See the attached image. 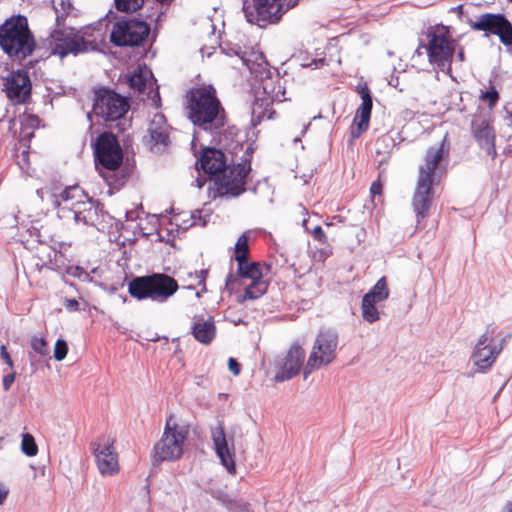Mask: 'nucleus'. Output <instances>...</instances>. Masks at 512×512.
<instances>
[{
  "instance_id": "3",
  "label": "nucleus",
  "mask_w": 512,
  "mask_h": 512,
  "mask_svg": "<svg viewBox=\"0 0 512 512\" xmlns=\"http://www.w3.org/2000/svg\"><path fill=\"white\" fill-rule=\"evenodd\" d=\"M0 46L16 60H23L33 53L35 41L25 17L13 16L0 26Z\"/></svg>"
},
{
  "instance_id": "41",
  "label": "nucleus",
  "mask_w": 512,
  "mask_h": 512,
  "mask_svg": "<svg viewBox=\"0 0 512 512\" xmlns=\"http://www.w3.org/2000/svg\"><path fill=\"white\" fill-rule=\"evenodd\" d=\"M71 2H56L54 3V10L56 14V20L59 22L60 20H64L68 10L71 8Z\"/></svg>"
},
{
  "instance_id": "10",
  "label": "nucleus",
  "mask_w": 512,
  "mask_h": 512,
  "mask_svg": "<svg viewBox=\"0 0 512 512\" xmlns=\"http://www.w3.org/2000/svg\"><path fill=\"white\" fill-rule=\"evenodd\" d=\"M129 109L128 100L125 97L108 89L96 91L93 112L105 121L121 119Z\"/></svg>"
},
{
  "instance_id": "38",
  "label": "nucleus",
  "mask_w": 512,
  "mask_h": 512,
  "mask_svg": "<svg viewBox=\"0 0 512 512\" xmlns=\"http://www.w3.org/2000/svg\"><path fill=\"white\" fill-rule=\"evenodd\" d=\"M386 168H381L378 178L372 182L370 186V194L372 197L381 196L383 192V184L385 180Z\"/></svg>"
},
{
  "instance_id": "53",
  "label": "nucleus",
  "mask_w": 512,
  "mask_h": 512,
  "mask_svg": "<svg viewBox=\"0 0 512 512\" xmlns=\"http://www.w3.org/2000/svg\"><path fill=\"white\" fill-rule=\"evenodd\" d=\"M28 120H29V122L31 123V125L38 124V122H39V119H38V117H36V116H29V117H28Z\"/></svg>"
},
{
  "instance_id": "22",
  "label": "nucleus",
  "mask_w": 512,
  "mask_h": 512,
  "mask_svg": "<svg viewBox=\"0 0 512 512\" xmlns=\"http://www.w3.org/2000/svg\"><path fill=\"white\" fill-rule=\"evenodd\" d=\"M493 331L482 334L472 353L474 365L482 372L489 370L502 351V346L492 345Z\"/></svg>"
},
{
  "instance_id": "42",
  "label": "nucleus",
  "mask_w": 512,
  "mask_h": 512,
  "mask_svg": "<svg viewBox=\"0 0 512 512\" xmlns=\"http://www.w3.org/2000/svg\"><path fill=\"white\" fill-rule=\"evenodd\" d=\"M144 2H115L116 9L121 12L137 11Z\"/></svg>"
},
{
  "instance_id": "50",
  "label": "nucleus",
  "mask_w": 512,
  "mask_h": 512,
  "mask_svg": "<svg viewBox=\"0 0 512 512\" xmlns=\"http://www.w3.org/2000/svg\"><path fill=\"white\" fill-rule=\"evenodd\" d=\"M65 307L68 309V310H71V311H76L79 309V303L77 300L75 299H67L65 301Z\"/></svg>"
},
{
  "instance_id": "46",
  "label": "nucleus",
  "mask_w": 512,
  "mask_h": 512,
  "mask_svg": "<svg viewBox=\"0 0 512 512\" xmlns=\"http://www.w3.org/2000/svg\"><path fill=\"white\" fill-rule=\"evenodd\" d=\"M0 356L3 359V361L10 367L13 368V361L11 359L10 354L7 351V348L5 345H2L0 347Z\"/></svg>"
},
{
  "instance_id": "1",
  "label": "nucleus",
  "mask_w": 512,
  "mask_h": 512,
  "mask_svg": "<svg viewBox=\"0 0 512 512\" xmlns=\"http://www.w3.org/2000/svg\"><path fill=\"white\" fill-rule=\"evenodd\" d=\"M228 123L227 112L212 84L194 82V126L210 135L219 134Z\"/></svg>"
},
{
  "instance_id": "29",
  "label": "nucleus",
  "mask_w": 512,
  "mask_h": 512,
  "mask_svg": "<svg viewBox=\"0 0 512 512\" xmlns=\"http://www.w3.org/2000/svg\"><path fill=\"white\" fill-rule=\"evenodd\" d=\"M395 147L394 138L389 134L379 136L375 142V154L380 157L378 160V169H381L384 164H387L393 148Z\"/></svg>"
},
{
  "instance_id": "56",
  "label": "nucleus",
  "mask_w": 512,
  "mask_h": 512,
  "mask_svg": "<svg viewBox=\"0 0 512 512\" xmlns=\"http://www.w3.org/2000/svg\"><path fill=\"white\" fill-rule=\"evenodd\" d=\"M203 185H204V181H202L201 179H199V178H198V179H197V186H198L199 188H201Z\"/></svg>"
},
{
  "instance_id": "6",
  "label": "nucleus",
  "mask_w": 512,
  "mask_h": 512,
  "mask_svg": "<svg viewBox=\"0 0 512 512\" xmlns=\"http://www.w3.org/2000/svg\"><path fill=\"white\" fill-rule=\"evenodd\" d=\"M427 43L419 45L427 52L428 61L440 69L450 68L456 49V40L448 26L434 25L427 29Z\"/></svg>"
},
{
  "instance_id": "14",
  "label": "nucleus",
  "mask_w": 512,
  "mask_h": 512,
  "mask_svg": "<svg viewBox=\"0 0 512 512\" xmlns=\"http://www.w3.org/2000/svg\"><path fill=\"white\" fill-rule=\"evenodd\" d=\"M438 182L417 178L416 188L412 198V207L416 215V229L426 227V218L434 203V185Z\"/></svg>"
},
{
  "instance_id": "30",
  "label": "nucleus",
  "mask_w": 512,
  "mask_h": 512,
  "mask_svg": "<svg viewBox=\"0 0 512 512\" xmlns=\"http://www.w3.org/2000/svg\"><path fill=\"white\" fill-rule=\"evenodd\" d=\"M216 336V326L213 317H209L202 323H194V339L202 344H210Z\"/></svg>"
},
{
  "instance_id": "2",
  "label": "nucleus",
  "mask_w": 512,
  "mask_h": 512,
  "mask_svg": "<svg viewBox=\"0 0 512 512\" xmlns=\"http://www.w3.org/2000/svg\"><path fill=\"white\" fill-rule=\"evenodd\" d=\"M190 421L175 415L170 416L162 437L155 443L151 461L154 466L162 462H174L182 458L189 444Z\"/></svg>"
},
{
  "instance_id": "45",
  "label": "nucleus",
  "mask_w": 512,
  "mask_h": 512,
  "mask_svg": "<svg viewBox=\"0 0 512 512\" xmlns=\"http://www.w3.org/2000/svg\"><path fill=\"white\" fill-rule=\"evenodd\" d=\"M228 368L235 376L239 375L241 372V365L235 358L232 357H230L228 360Z\"/></svg>"
},
{
  "instance_id": "33",
  "label": "nucleus",
  "mask_w": 512,
  "mask_h": 512,
  "mask_svg": "<svg viewBox=\"0 0 512 512\" xmlns=\"http://www.w3.org/2000/svg\"><path fill=\"white\" fill-rule=\"evenodd\" d=\"M377 301L370 298V296H363L362 299V317L369 323L376 322L379 319V311L375 304Z\"/></svg>"
},
{
  "instance_id": "28",
  "label": "nucleus",
  "mask_w": 512,
  "mask_h": 512,
  "mask_svg": "<svg viewBox=\"0 0 512 512\" xmlns=\"http://www.w3.org/2000/svg\"><path fill=\"white\" fill-rule=\"evenodd\" d=\"M243 61L257 80H261L271 74L270 65L260 52H252L249 56L243 57Z\"/></svg>"
},
{
  "instance_id": "16",
  "label": "nucleus",
  "mask_w": 512,
  "mask_h": 512,
  "mask_svg": "<svg viewBox=\"0 0 512 512\" xmlns=\"http://www.w3.org/2000/svg\"><path fill=\"white\" fill-rule=\"evenodd\" d=\"M95 157L96 161L109 171H114L120 167L123 154L113 134L103 133L98 137L95 146Z\"/></svg>"
},
{
  "instance_id": "25",
  "label": "nucleus",
  "mask_w": 512,
  "mask_h": 512,
  "mask_svg": "<svg viewBox=\"0 0 512 512\" xmlns=\"http://www.w3.org/2000/svg\"><path fill=\"white\" fill-rule=\"evenodd\" d=\"M196 168L203 170L209 176H218L226 168L225 154L219 149L207 147L203 149Z\"/></svg>"
},
{
  "instance_id": "35",
  "label": "nucleus",
  "mask_w": 512,
  "mask_h": 512,
  "mask_svg": "<svg viewBox=\"0 0 512 512\" xmlns=\"http://www.w3.org/2000/svg\"><path fill=\"white\" fill-rule=\"evenodd\" d=\"M365 296H370L371 299L377 302L386 300L389 297V289L386 278H380L373 286V288L365 294Z\"/></svg>"
},
{
  "instance_id": "40",
  "label": "nucleus",
  "mask_w": 512,
  "mask_h": 512,
  "mask_svg": "<svg viewBox=\"0 0 512 512\" xmlns=\"http://www.w3.org/2000/svg\"><path fill=\"white\" fill-rule=\"evenodd\" d=\"M68 353L67 342L63 339H58L54 346L53 356L56 361H62L65 359Z\"/></svg>"
},
{
  "instance_id": "4",
  "label": "nucleus",
  "mask_w": 512,
  "mask_h": 512,
  "mask_svg": "<svg viewBox=\"0 0 512 512\" xmlns=\"http://www.w3.org/2000/svg\"><path fill=\"white\" fill-rule=\"evenodd\" d=\"M177 290V281L164 273L136 277L130 281L128 286V292L133 298L151 299L160 303L173 296Z\"/></svg>"
},
{
  "instance_id": "36",
  "label": "nucleus",
  "mask_w": 512,
  "mask_h": 512,
  "mask_svg": "<svg viewBox=\"0 0 512 512\" xmlns=\"http://www.w3.org/2000/svg\"><path fill=\"white\" fill-rule=\"evenodd\" d=\"M479 99L493 110L500 100V94L496 87L490 84L487 90H480Z\"/></svg>"
},
{
  "instance_id": "5",
  "label": "nucleus",
  "mask_w": 512,
  "mask_h": 512,
  "mask_svg": "<svg viewBox=\"0 0 512 512\" xmlns=\"http://www.w3.org/2000/svg\"><path fill=\"white\" fill-rule=\"evenodd\" d=\"M53 204L58 208L60 217H66V212H72L77 223L93 224L96 209L79 186H69L59 194L53 195Z\"/></svg>"
},
{
  "instance_id": "15",
  "label": "nucleus",
  "mask_w": 512,
  "mask_h": 512,
  "mask_svg": "<svg viewBox=\"0 0 512 512\" xmlns=\"http://www.w3.org/2000/svg\"><path fill=\"white\" fill-rule=\"evenodd\" d=\"M237 265V276L250 279L251 283L246 286L243 294L238 301L243 303L247 300H255L264 295L268 289V284L263 280L261 265L258 262H249L248 260Z\"/></svg>"
},
{
  "instance_id": "32",
  "label": "nucleus",
  "mask_w": 512,
  "mask_h": 512,
  "mask_svg": "<svg viewBox=\"0 0 512 512\" xmlns=\"http://www.w3.org/2000/svg\"><path fill=\"white\" fill-rule=\"evenodd\" d=\"M370 118L371 117L367 115L359 114L356 112L350 127V144H352L355 139L359 138L364 132L368 130Z\"/></svg>"
},
{
  "instance_id": "18",
  "label": "nucleus",
  "mask_w": 512,
  "mask_h": 512,
  "mask_svg": "<svg viewBox=\"0 0 512 512\" xmlns=\"http://www.w3.org/2000/svg\"><path fill=\"white\" fill-rule=\"evenodd\" d=\"M169 125L162 113H155L149 121L144 145L153 153H162L170 145Z\"/></svg>"
},
{
  "instance_id": "51",
  "label": "nucleus",
  "mask_w": 512,
  "mask_h": 512,
  "mask_svg": "<svg viewBox=\"0 0 512 512\" xmlns=\"http://www.w3.org/2000/svg\"><path fill=\"white\" fill-rule=\"evenodd\" d=\"M335 222L337 223H343L344 222V218L340 215H335L331 218V220H327L324 222L325 226L327 227H331L335 224Z\"/></svg>"
},
{
  "instance_id": "49",
  "label": "nucleus",
  "mask_w": 512,
  "mask_h": 512,
  "mask_svg": "<svg viewBox=\"0 0 512 512\" xmlns=\"http://www.w3.org/2000/svg\"><path fill=\"white\" fill-rule=\"evenodd\" d=\"M187 105H186V115L187 118L192 120V91H188L186 94Z\"/></svg>"
},
{
  "instance_id": "17",
  "label": "nucleus",
  "mask_w": 512,
  "mask_h": 512,
  "mask_svg": "<svg viewBox=\"0 0 512 512\" xmlns=\"http://www.w3.org/2000/svg\"><path fill=\"white\" fill-rule=\"evenodd\" d=\"M471 133L478 145L483 148L492 160L497 156L496 132L493 120L489 115H473L471 120Z\"/></svg>"
},
{
  "instance_id": "57",
  "label": "nucleus",
  "mask_w": 512,
  "mask_h": 512,
  "mask_svg": "<svg viewBox=\"0 0 512 512\" xmlns=\"http://www.w3.org/2000/svg\"><path fill=\"white\" fill-rule=\"evenodd\" d=\"M232 277H233V274H230V275L228 276L227 281H229V279H230V278H232Z\"/></svg>"
},
{
  "instance_id": "55",
  "label": "nucleus",
  "mask_w": 512,
  "mask_h": 512,
  "mask_svg": "<svg viewBox=\"0 0 512 512\" xmlns=\"http://www.w3.org/2000/svg\"><path fill=\"white\" fill-rule=\"evenodd\" d=\"M314 63H315V65H316V67H318V66H319V64H320V65H324V63H325V59L314 60Z\"/></svg>"
},
{
  "instance_id": "8",
  "label": "nucleus",
  "mask_w": 512,
  "mask_h": 512,
  "mask_svg": "<svg viewBox=\"0 0 512 512\" xmlns=\"http://www.w3.org/2000/svg\"><path fill=\"white\" fill-rule=\"evenodd\" d=\"M259 81L260 85L256 88V97L252 105V115L257 122L273 119V104L282 102L285 95L280 79H274L272 73Z\"/></svg>"
},
{
  "instance_id": "39",
  "label": "nucleus",
  "mask_w": 512,
  "mask_h": 512,
  "mask_svg": "<svg viewBox=\"0 0 512 512\" xmlns=\"http://www.w3.org/2000/svg\"><path fill=\"white\" fill-rule=\"evenodd\" d=\"M31 347L41 356H46L49 353L48 343L43 337L33 336L31 338Z\"/></svg>"
},
{
  "instance_id": "19",
  "label": "nucleus",
  "mask_w": 512,
  "mask_h": 512,
  "mask_svg": "<svg viewBox=\"0 0 512 512\" xmlns=\"http://www.w3.org/2000/svg\"><path fill=\"white\" fill-rule=\"evenodd\" d=\"M250 171V163L246 161L237 165L226 166L221 173L222 177L219 178V191L222 194L239 196L246 190V179Z\"/></svg>"
},
{
  "instance_id": "13",
  "label": "nucleus",
  "mask_w": 512,
  "mask_h": 512,
  "mask_svg": "<svg viewBox=\"0 0 512 512\" xmlns=\"http://www.w3.org/2000/svg\"><path fill=\"white\" fill-rule=\"evenodd\" d=\"M337 337L334 334L321 332L318 334L313 349L304 367V378L322 366L330 364L335 358Z\"/></svg>"
},
{
  "instance_id": "9",
  "label": "nucleus",
  "mask_w": 512,
  "mask_h": 512,
  "mask_svg": "<svg viewBox=\"0 0 512 512\" xmlns=\"http://www.w3.org/2000/svg\"><path fill=\"white\" fill-rule=\"evenodd\" d=\"M243 11L249 23L266 27L280 21L283 14L298 2H243Z\"/></svg>"
},
{
  "instance_id": "7",
  "label": "nucleus",
  "mask_w": 512,
  "mask_h": 512,
  "mask_svg": "<svg viewBox=\"0 0 512 512\" xmlns=\"http://www.w3.org/2000/svg\"><path fill=\"white\" fill-rule=\"evenodd\" d=\"M51 49L54 55L63 58L69 54L77 55L97 49L98 42L94 32L76 31L72 28L56 30L51 36Z\"/></svg>"
},
{
  "instance_id": "54",
  "label": "nucleus",
  "mask_w": 512,
  "mask_h": 512,
  "mask_svg": "<svg viewBox=\"0 0 512 512\" xmlns=\"http://www.w3.org/2000/svg\"><path fill=\"white\" fill-rule=\"evenodd\" d=\"M457 56L460 61H464L465 55H464V51L462 49L458 52Z\"/></svg>"
},
{
  "instance_id": "47",
  "label": "nucleus",
  "mask_w": 512,
  "mask_h": 512,
  "mask_svg": "<svg viewBox=\"0 0 512 512\" xmlns=\"http://www.w3.org/2000/svg\"><path fill=\"white\" fill-rule=\"evenodd\" d=\"M15 376V372H11L3 377V388L5 391H8L10 389V387L15 381Z\"/></svg>"
},
{
  "instance_id": "44",
  "label": "nucleus",
  "mask_w": 512,
  "mask_h": 512,
  "mask_svg": "<svg viewBox=\"0 0 512 512\" xmlns=\"http://www.w3.org/2000/svg\"><path fill=\"white\" fill-rule=\"evenodd\" d=\"M10 494L9 487L0 481V506L4 505Z\"/></svg>"
},
{
  "instance_id": "23",
  "label": "nucleus",
  "mask_w": 512,
  "mask_h": 512,
  "mask_svg": "<svg viewBox=\"0 0 512 512\" xmlns=\"http://www.w3.org/2000/svg\"><path fill=\"white\" fill-rule=\"evenodd\" d=\"M31 80L27 72L18 70L11 72L4 79V91L13 104H22L31 94Z\"/></svg>"
},
{
  "instance_id": "58",
  "label": "nucleus",
  "mask_w": 512,
  "mask_h": 512,
  "mask_svg": "<svg viewBox=\"0 0 512 512\" xmlns=\"http://www.w3.org/2000/svg\"><path fill=\"white\" fill-rule=\"evenodd\" d=\"M86 206H81V210H86Z\"/></svg>"
},
{
  "instance_id": "21",
  "label": "nucleus",
  "mask_w": 512,
  "mask_h": 512,
  "mask_svg": "<svg viewBox=\"0 0 512 512\" xmlns=\"http://www.w3.org/2000/svg\"><path fill=\"white\" fill-rule=\"evenodd\" d=\"M473 27L476 30L497 35L506 46L512 45V24L502 14H482L477 18Z\"/></svg>"
},
{
  "instance_id": "34",
  "label": "nucleus",
  "mask_w": 512,
  "mask_h": 512,
  "mask_svg": "<svg viewBox=\"0 0 512 512\" xmlns=\"http://www.w3.org/2000/svg\"><path fill=\"white\" fill-rule=\"evenodd\" d=\"M249 256V245H248V236L246 234H242L236 241L234 248L233 258L237 262V265L248 260Z\"/></svg>"
},
{
  "instance_id": "48",
  "label": "nucleus",
  "mask_w": 512,
  "mask_h": 512,
  "mask_svg": "<svg viewBox=\"0 0 512 512\" xmlns=\"http://www.w3.org/2000/svg\"><path fill=\"white\" fill-rule=\"evenodd\" d=\"M206 274H207V271L202 270L201 274L198 276V278H199L198 286H201V289L196 291V296H198V297L200 296V294L202 292L206 291V285H205Z\"/></svg>"
},
{
  "instance_id": "24",
  "label": "nucleus",
  "mask_w": 512,
  "mask_h": 512,
  "mask_svg": "<svg viewBox=\"0 0 512 512\" xmlns=\"http://www.w3.org/2000/svg\"><path fill=\"white\" fill-rule=\"evenodd\" d=\"M128 84L134 91L144 94L147 92L149 98H159L158 91H154L155 81L151 70L147 66H138L128 77Z\"/></svg>"
},
{
  "instance_id": "43",
  "label": "nucleus",
  "mask_w": 512,
  "mask_h": 512,
  "mask_svg": "<svg viewBox=\"0 0 512 512\" xmlns=\"http://www.w3.org/2000/svg\"><path fill=\"white\" fill-rule=\"evenodd\" d=\"M311 236L314 240L318 241L323 245L328 244V238L321 226L314 227L311 231Z\"/></svg>"
},
{
  "instance_id": "12",
  "label": "nucleus",
  "mask_w": 512,
  "mask_h": 512,
  "mask_svg": "<svg viewBox=\"0 0 512 512\" xmlns=\"http://www.w3.org/2000/svg\"><path fill=\"white\" fill-rule=\"evenodd\" d=\"M149 32L150 27L144 21L121 20L113 25L110 39L116 46H138Z\"/></svg>"
},
{
  "instance_id": "27",
  "label": "nucleus",
  "mask_w": 512,
  "mask_h": 512,
  "mask_svg": "<svg viewBox=\"0 0 512 512\" xmlns=\"http://www.w3.org/2000/svg\"><path fill=\"white\" fill-rule=\"evenodd\" d=\"M213 441L216 453L222 465L231 475H234L236 473L235 454L234 451L228 447L225 432L222 427L217 428L213 432Z\"/></svg>"
},
{
  "instance_id": "11",
  "label": "nucleus",
  "mask_w": 512,
  "mask_h": 512,
  "mask_svg": "<svg viewBox=\"0 0 512 512\" xmlns=\"http://www.w3.org/2000/svg\"><path fill=\"white\" fill-rule=\"evenodd\" d=\"M450 152V143L445 135L438 146H431L427 149L424 157V163L420 165L418 178L438 182L442 176L444 162H448Z\"/></svg>"
},
{
  "instance_id": "26",
  "label": "nucleus",
  "mask_w": 512,
  "mask_h": 512,
  "mask_svg": "<svg viewBox=\"0 0 512 512\" xmlns=\"http://www.w3.org/2000/svg\"><path fill=\"white\" fill-rule=\"evenodd\" d=\"M305 360V350L294 344L288 350L281 371L276 375L278 381H285L298 375Z\"/></svg>"
},
{
  "instance_id": "31",
  "label": "nucleus",
  "mask_w": 512,
  "mask_h": 512,
  "mask_svg": "<svg viewBox=\"0 0 512 512\" xmlns=\"http://www.w3.org/2000/svg\"><path fill=\"white\" fill-rule=\"evenodd\" d=\"M356 91L361 98V104L357 108L356 112L371 117L373 100L367 83L359 84L356 88Z\"/></svg>"
},
{
  "instance_id": "37",
  "label": "nucleus",
  "mask_w": 512,
  "mask_h": 512,
  "mask_svg": "<svg viewBox=\"0 0 512 512\" xmlns=\"http://www.w3.org/2000/svg\"><path fill=\"white\" fill-rule=\"evenodd\" d=\"M21 449L27 456H35L38 452V447L35 443L34 437L31 434H24L21 442Z\"/></svg>"
},
{
  "instance_id": "52",
  "label": "nucleus",
  "mask_w": 512,
  "mask_h": 512,
  "mask_svg": "<svg viewBox=\"0 0 512 512\" xmlns=\"http://www.w3.org/2000/svg\"><path fill=\"white\" fill-rule=\"evenodd\" d=\"M501 512H512V501H507Z\"/></svg>"
},
{
  "instance_id": "20",
  "label": "nucleus",
  "mask_w": 512,
  "mask_h": 512,
  "mask_svg": "<svg viewBox=\"0 0 512 512\" xmlns=\"http://www.w3.org/2000/svg\"><path fill=\"white\" fill-rule=\"evenodd\" d=\"M98 470L102 476H113L119 471L118 455L115 451L114 440L103 437L92 444Z\"/></svg>"
}]
</instances>
